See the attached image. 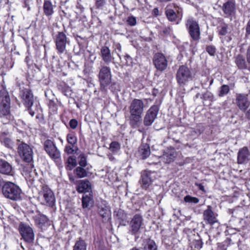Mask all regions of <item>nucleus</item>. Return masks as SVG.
Returning a JSON list of instances; mask_svg holds the SVG:
<instances>
[{"mask_svg":"<svg viewBox=\"0 0 250 250\" xmlns=\"http://www.w3.org/2000/svg\"><path fill=\"white\" fill-rule=\"evenodd\" d=\"M145 104L140 99H134L130 103L128 107L129 112V124L133 128L139 127L144 113Z\"/></svg>","mask_w":250,"mask_h":250,"instance_id":"obj_1","label":"nucleus"},{"mask_svg":"<svg viewBox=\"0 0 250 250\" xmlns=\"http://www.w3.org/2000/svg\"><path fill=\"white\" fill-rule=\"evenodd\" d=\"M13 119L10 112V100L7 92H0V121L3 124H8Z\"/></svg>","mask_w":250,"mask_h":250,"instance_id":"obj_2","label":"nucleus"},{"mask_svg":"<svg viewBox=\"0 0 250 250\" xmlns=\"http://www.w3.org/2000/svg\"><path fill=\"white\" fill-rule=\"evenodd\" d=\"M2 189L3 195L8 199L17 201L21 198V190L19 186L13 183L6 182Z\"/></svg>","mask_w":250,"mask_h":250,"instance_id":"obj_3","label":"nucleus"},{"mask_svg":"<svg viewBox=\"0 0 250 250\" xmlns=\"http://www.w3.org/2000/svg\"><path fill=\"white\" fill-rule=\"evenodd\" d=\"M39 194V199L42 204L50 207L55 205L56 201L55 195L47 186H42Z\"/></svg>","mask_w":250,"mask_h":250,"instance_id":"obj_4","label":"nucleus"},{"mask_svg":"<svg viewBox=\"0 0 250 250\" xmlns=\"http://www.w3.org/2000/svg\"><path fill=\"white\" fill-rule=\"evenodd\" d=\"M128 232L132 235L139 234L144 228V219L140 213L135 214L128 222Z\"/></svg>","mask_w":250,"mask_h":250,"instance_id":"obj_5","label":"nucleus"},{"mask_svg":"<svg viewBox=\"0 0 250 250\" xmlns=\"http://www.w3.org/2000/svg\"><path fill=\"white\" fill-rule=\"evenodd\" d=\"M193 79L191 70L186 65H181L178 68L176 73V80L180 86L187 84Z\"/></svg>","mask_w":250,"mask_h":250,"instance_id":"obj_6","label":"nucleus"},{"mask_svg":"<svg viewBox=\"0 0 250 250\" xmlns=\"http://www.w3.org/2000/svg\"><path fill=\"white\" fill-rule=\"evenodd\" d=\"M17 149L19 156L24 162L29 163L32 161L33 151L29 145L22 142L19 144Z\"/></svg>","mask_w":250,"mask_h":250,"instance_id":"obj_7","label":"nucleus"},{"mask_svg":"<svg viewBox=\"0 0 250 250\" xmlns=\"http://www.w3.org/2000/svg\"><path fill=\"white\" fill-rule=\"evenodd\" d=\"M188 33L194 41H198L200 39V30L197 21L192 18H189L186 23Z\"/></svg>","mask_w":250,"mask_h":250,"instance_id":"obj_8","label":"nucleus"},{"mask_svg":"<svg viewBox=\"0 0 250 250\" xmlns=\"http://www.w3.org/2000/svg\"><path fill=\"white\" fill-rule=\"evenodd\" d=\"M19 230L23 240L27 243H33L35 234L33 229L28 225L21 223L19 226Z\"/></svg>","mask_w":250,"mask_h":250,"instance_id":"obj_9","label":"nucleus"},{"mask_svg":"<svg viewBox=\"0 0 250 250\" xmlns=\"http://www.w3.org/2000/svg\"><path fill=\"white\" fill-rule=\"evenodd\" d=\"M111 73L110 69L106 66H102L99 73V78L101 86L105 87L111 83Z\"/></svg>","mask_w":250,"mask_h":250,"instance_id":"obj_10","label":"nucleus"},{"mask_svg":"<svg viewBox=\"0 0 250 250\" xmlns=\"http://www.w3.org/2000/svg\"><path fill=\"white\" fill-rule=\"evenodd\" d=\"M69 43V39L63 32H59L56 35L55 43L59 53H63L66 50V45Z\"/></svg>","mask_w":250,"mask_h":250,"instance_id":"obj_11","label":"nucleus"},{"mask_svg":"<svg viewBox=\"0 0 250 250\" xmlns=\"http://www.w3.org/2000/svg\"><path fill=\"white\" fill-rule=\"evenodd\" d=\"M156 173L150 171H144L142 173L141 178L140 180L141 187L146 190L152 184L155 179Z\"/></svg>","mask_w":250,"mask_h":250,"instance_id":"obj_12","label":"nucleus"},{"mask_svg":"<svg viewBox=\"0 0 250 250\" xmlns=\"http://www.w3.org/2000/svg\"><path fill=\"white\" fill-rule=\"evenodd\" d=\"M159 111V108L157 105H152L146 112L145 114L143 124L146 126H150L154 122L157 117Z\"/></svg>","mask_w":250,"mask_h":250,"instance_id":"obj_13","label":"nucleus"},{"mask_svg":"<svg viewBox=\"0 0 250 250\" xmlns=\"http://www.w3.org/2000/svg\"><path fill=\"white\" fill-rule=\"evenodd\" d=\"M153 62L156 69L160 71L165 70L167 66V60L166 56L161 53L154 54Z\"/></svg>","mask_w":250,"mask_h":250,"instance_id":"obj_14","label":"nucleus"},{"mask_svg":"<svg viewBox=\"0 0 250 250\" xmlns=\"http://www.w3.org/2000/svg\"><path fill=\"white\" fill-rule=\"evenodd\" d=\"M235 104L238 108L243 111H245L250 105L248 95L244 94H237Z\"/></svg>","mask_w":250,"mask_h":250,"instance_id":"obj_15","label":"nucleus"},{"mask_svg":"<svg viewBox=\"0 0 250 250\" xmlns=\"http://www.w3.org/2000/svg\"><path fill=\"white\" fill-rule=\"evenodd\" d=\"M20 97L24 104L29 109L31 108L34 103L33 95L29 89H24L21 91Z\"/></svg>","mask_w":250,"mask_h":250,"instance_id":"obj_16","label":"nucleus"},{"mask_svg":"<svg viewBox=\"0 0 250 250\" xmlns=\"http://www.w3.org/2000/svg\"><path fill=\"white\" fill-rule=\"evenodd\" d=\"M217 214L211 209V207L208 206V208L203 212V219L206 224L211 225L217 222Z\"/></svg>","mask_w":250,"mask_h":250,"instance_id":"obj_17","label":"nucleus"},{"mask_svg":"<svg viewBox=\"0 0 250 250\" xmlns=\"http://www.w3.org/2000/svg\"><path fill=\"white\" fill-rule=\"evenodd\" d=\"M176 156L175 150L173 147L167 148L161 157L162 160L165 163L170 164L174 160Z\"/></svg>","mask_w":250,"mask_h":250,"instance_id":"obj_18","label":"nucleus"},{"mask_svg":"<svg viewBox=\"0 0 250 250\" xmlns=\"http://www.w3.org/2000/svg\"><path fill=\"white\" fill-rule=\"evenodd\" d=\"M250 160V151L247 147L240 149L237 155L238 163L243 164L247 163Z\"/></svg>","mask_w":250,"mask_h":250,"instance_id":"obj_19","label":"nucleus"},{"mask_svg":"<svg viewBox=\"0 0 250 250\" xmlns=\"http://www.w3.org/2000/svg\"><path fill=\"white\" fill-rule=\"evenodd\" d=\"M100 55L102 60L107 64L114 62V58L112 56L110 50L105 46H102L100 50Z\"/></svg>","mask_w":250,"mask_h":250,"instance_id":"obj_20","label":"nucleus"},{"mask_svg":"<svg viewBox=\"0 0 250 250\" xmlns=\"http://www.w3.org/2000/svg\"><path fill=\"white\" fill-rule=\"evenodd\" d=\"M77 190L79 193L90 192L91 191V185L87 180H81L78 182Z\"/></svg>","mask_w":250,"mask_h":250,"instance_id":"obj_21","label":"nucleus"},{"mask_svg":"<svg viewBox=\"0 0 250 250\" xmlns=\"http://www.w3.org/2000/svg\"><path fill=\"white\" fill-rule=\"evenodd\" d=\"M12 167L7 161L0 159V173L6 175H12Z\"/></svg>","mask_w":250,"mask_h":250,"instance_id":"obj_22","label":"nucleus"},{"mask_svg":"<svg viewBox=\"0 0 250 250\" xmlns=\"http://www.w3.org/2000/svg\"><path fill=\"white\" fill-rule=\"evenodd\" d=\"M99 214L102 217L103 221L106 222L109 221L111 217L110 211L107 206L100 207Z\"/></svg>","mask_w":250,"mask_h":250,"instance_id":"obj_23","label":"nucleus"},{"mask_svg":"<svg viewBox=\"0 0 250 250\" xmlns=\"http://www.w3.org/2000/svg\"><path fill=\"white\" fill-rule=\"evenodd\" d=\"M139 153L143 159L147 158L150 154V147L147 144L141 145L139 150Z\"/></svg>","mask_w":250,"mask_h":250,"instance_id":"obj_24","label":"nucleus"},{"mask_svg":"<svg viewBox=\"0 0 250 250\" xmlns=\"http://www.w3.org/2000/svg\"><path fill=\"white\" fill-rule=\"evenodd\" d=\"M93 200L90 193L89 195H85L82 198V205L83 208L89 209L93 205Z\"/></svg>","mask_w":250,"mask_h":250,"instance_id":"obj_25","label":"nucleus"},{"mask_svg":"<svg viewBox=\"0 0 250 250\" xmlns=\"http://www.w3.org/2000/svg\"><path fill=\"white\" fill-rule=\"evenodd\" d=\"M34 166L30 163L23 165L22 174L27 178L29 176H31L32 173H34Z\"/></svg>","mask_w":250,"mask_h":250,"instance_id":"obj_26","label":"nucleus"},{"mask_svg":"<svg viewBox=\"0 0 250 250\" xmlns=\"http://www.w3.org/2000/svg\"><path fill=\"white\" fill-rule=\"evenodd\" d=\"M144 250H157V246L155 242L150 239H145L143 243Z\"/></svg>","mask_w":250,"mask_h":250,"instance_id":"obj_27","label":"nucleus"},{"mask_svg":"<svg viewBox=\"0 0 250 250\" xmlns=\"http://www.w3.org/2000/svg\"><path fill=\"white\" fill-rule=\"evenodd\" d=\"M43 13L47 16H51L54 13L53 5L51 1L44 0L43 5Z\"/></svg>","mask_w":250,"mask_h":250,"instance_id":"obj_28","label":"nucleus"},{"mask_svg":"<svg viewBox=\"0 0 250 250\" xmlns=\"http://www.w3.org/2000/svg\"><path fill=\"white\" fill-rule=\"evenodd\" d=\"M235 62L239 69H247V65L246 61L242 55H238L237 56H236Z\"/></svg>","mask_w":250,"mask_h":250,"instance_id":"obj_29","label":"nucleus"},{"mask_svg":"<svg viewBox=\"0 0 250 250\" xmlns=\"http://www.w3.org/2000/svg\"><path fill=\"white\" fill-rule=\"evenodd\" d=\"M33 219L36 224L38 225L39 227H42L48 221V218L45 215L41 214H38L34 216L33 217Z\"/></svg>","mask_w":250,"mask_h":250,"instance_id":"obj_30","label":"nucleus"},{"mask_svg":"<svg viewBox=\"0 0 250 250\" xmlns=\"http://www.w3.org/2000/svg\"><path fill=\"white\" fill-rule=\"evenodd\" d=\"M223 10L226 14L230 15L234 10V3L231 1H228L225 3L223 6Z\"/></svg>","mask_w":250,"mask_h":250,"instance_id":"obj_31","label":"nucleus"},{"mask_svg":"<svg viewBox=\"0 0 250 250\" xmlns=\"http://www.w3.org/2000/svg\"><path fill=\"white\" fill-rule=\"evenodd\" d=\"M84 167H78L74 170V173L79 178H82L87 176L88 172Z\"/></svg>","mask_w":250,"mask_h":250,"instance_id":"obj_32","label":"nucleus"},{"mask_svg":"<svg viewBox=\"0 0 250 250\" xmlns=\"http://www.w3.org/2000/svg\"><path fill=\"white\" fill-rule=\"evenodd\" d=\"M217 29L219 34L221 36H225L230 32L228 25L224 22L221 23Z\"/></svg>","mask_w":250,"mask_h":250,"instance_id":"obj_33","label":"nucleus"},{"mask_svg":"<svg viewBox=\"0 0 250 250\" xmlns=\"http://www.w3.org/2000/svg\"><path fill=\"white\" fill-rule=\"evenodd\" d=\"M166 14L168 20L171 21H175L178 17L181 16L179 13H178V16H177L175 12L170 8L166 9Z\"/></svg>","mask_w":250,"mask_h":250,"instance_id":"obj_34","label":"nucleus"},{"mask_svg":"<svg viewBox=\"0 0 250 250\" xmlns=\"http://www.w3.org/2000/svg\"><path fill=\"white\" fill-rule=\"evenodd\" d=\"M73 250H86V245L85 242L80 239L74 246Z\"/></svg>","mask_w":250,"mask_h":250,"instance_id":"obj_35","label":"nucleus"},{"mask_svg":"<svg viewBox=\"0 0 250 250\" xmlns=\"http://www.w3.org/2000/svg\"><path fill=\"white\" fill-rule=\"evenodd\" d=\"M77 165L76 159L72 156L68 158L66 162V168L67 170H71Z\"/></svg>","mask_w":250,"mask_h":250,"instance_id":"obj_36","label":"nucleus"},{"mask_svg":"<svg viewBox=\"0 0 250 250\" xmlns=\"http://www.w3.org/2000/svg\"><path fill=\"white\" fill-rule=\"evenodd\" d=\"M43 146L45 151L48 153L52 150L53 148H54L56 145L51 140L47 139L44 141Z\"/></svg>","mask_w":250,"mask_h":250,"instance_id":"obj_37","label":"nucleus"},{"mask_svg":"<svg viewBox=\"0 0 250 250\" xmlns=\"http://www.w3.org/2000/svg\"><path fill=\"white\" fill-rule=\"evenodd\" d=\"M189 245L191 249H199L202 247L203 242L200 239L189 240Z\"/></svg>","mask_w":250,"mask_h":250,"instance_id":"obj_38","label":"nucleus"},{"mask_svg":"<svg viewBox=\"0 0 250 250\" xmlns=\"http://www.w3.org/2000/svg\"><path fill=\"white\" fill-rule=\"evenodd\" d=\"M229 86L227 84L222 85L219 89L218 96L222 97L226 95L229 91Z\"/></svg>","mask_w":250,"mask_h":250,"instance_id":"obj_39","label":"nucleus"},{"mask_svg":"<svg viewBox=\"0 0 250 250\" xmlns=\"http://www.w3.org/2000/svg\"><path fill=\"white\" fill-rule=\"evenodd\" d=\"M49 156L54 159H59L61 157V153L56 146L47 153Z\"/></svg>","mask_w":250,"mask_h":250,"instance_id":"obj_40","label":"nucleus"},{"mask_svg":"<svg viewBox=\"0 0 250 250\" xmlns=\"http://www.w3.org/2000/svg\"><path fill=\"white\" fill-rule=\"evenodd\" d=\"M66 139L68 143L70 145L74 146V145L76 144L77 142V139L73 133H70L67 135Z\"/></svg>","mask_w":250,"mask_h":250,"instance_id":"obj_41","label":"nucleus"},{"mask_svg":"<svg viewBox=\"0 0 250 250\" xmlns=\"http://www.w3.org/2000/svg\"><path fill=\"white\" fill-rule=\"evenodd\" d=\"M120 149V145L117 142H112L110 145L109 149L114 153H117Z\"/></svg>","mask_w":250,"mask_h":250,"instance_id":"obj_42","label":"nucleus"},{"mask_svg":"<svg viewBox=\"0 0 250 250\" xmlns=\"http://www.w3.org/2000/svg\"><path fill=\"white\" fill-rule=\"evenodd\" d=\"M113 51H114L119 57L120 60H122L121 56L120 53L122 52V46L119 42H115L113 45Z\"/></svg>","mask_w":250,"mask_h":250,"instance_id":"obj_43","label":"nucleus"},{"mask_svg":"<svg viewBox=\"0 0 250 250\" xmlns=\"http://www.w3.org/2000/svg\"><path fill=\"white\" fill-rule=\"evenodd\" d=\"M201 98L205 101L208 100L209 101H213L214 100V96L211 92L208 91L202 94Z\"/></svg>","mask_w":250,"mask_h":250,"instance_id":"obj_44","label":"nucleus"},{"mask_svg":"<svg viewBox=\"0 0 250 250\" xmlns=\"http://www.w3.org/2000/svg\"><path fill=\"white\" fill-rule=\"evenodd\" d=\"M184 201L186 203L197 204L199 200L198 198L194 197H192L190 195H187L184 197Z\"/></svg>","mask_w":250,"mask_h":250,"instance_id":"obj_45","label":"nucleus"},{"mask_svg":"<svg viewBox=\"0 0 250 250\" xmlns=\"http://www.w3.org/2000/svg\"><path fill=\"white\" fill-rule=\"evenodd\" d=\"M80 160L79 164L80 167H85L87 165L86 157L84 154H81L79 156Z\"/></svg>","mask_w":250,"mask_h":250,"instance_id":"obj_46","label":"nucleus"},{"mask_svg":"<svg viewBox=\"0 0 250 250\" xmlns=\"http://www.w3.org/2000/svg\"><path fill=\"white\" fill-rule=\"evenodd\" d=\"M1 142L7 148H12L13 147V143L9 138H4Z\"/></svg>","mask_w":250,"mask_h":250,"instance_id":"obj_47","label":"nucleus"},{"mask_svg":"<svg viewBox=\"0 0 250 250\" xmlns=\"http://www.w3.org/2000/svg\"><path fill=\"white\" fill-rule=\"evenodd\" d=\"M96 8L103 9L105 4V0H94Z\"/></svg>","mask_w":250,"mask_h":250,"instance_id":"obj_48","label":"nucleus"},{"mask_svg":"<svg viewBox=\"0 0 250 250\" xmlns=\"http://www.w3.org/2000/svg\"><path fill=\"white\" fill-rule=\"evenodd\" d=\"M207 52L211 56H214L216 52V48L213 45H208L206 47Z\"/></svg>","mask_w":250,"mask_h":250,"instance_id":"obj_49","label":"nucleus"},{"mask_svg":"<svg viewBox=\"0 0 250 250\" xmlns=\"http://www.w3.org/2000/svg\"><path fill=\"white\" fill-rule=\"evenodd\" d=\"M124 59L125 60V62L121 60V62H122L125 65H129L130 63L132 62V59L130 57V56L126 54L124 56Z\"/></svg>","mask_w":250,"mask_h":250,"instance_id":"obj_50","label":"nucleus"},{"mask_svg":"<svg viewBox=\"0 0 250 250\" xmlns=\"http://www.w3.org/2000/svg\"><path fill=\"white\" fill-rule=\"evenodd\" d=\"M127 22L130 26H134L136 24V19L134 17L130 16L127 20Z\"/></svg>","mask_w":250,"mask_h":250,"instance_id":"obj_51","label":"nucleus"},{"mask_svg":"<svg viewBox=\"0 0 250 250\" xmlns=\"http://www.w3.org/2000/svg\"><path fill=\"white\" fill-rule=\"evenodd\" d=\"M73 146L71 145L66 146L64 148L65 152L67 154H72L74 151Z\"/></svg>","mask_w":250,"mask_h":250,"instance_id":"obj_52","label":"nucleus"},{"mask_svg":"<svg viewBox=\"0 0 250 250\" xmlns=\"http://www.w3.org/2000/svg\"><path fill=\"white\" fill-rule=\"evenodd\" d=\"M78 125V122L75 119H71L69 122V125L72 129H75Z\"/></svg>","mask_w":250,"mask_h":250,"instance_id":"obj_53","label":"nucleus"},{"mask_svg":"<svg viewBox=\"0 0 250 250\" xmlns=\"http://www.w3.org/2000/svg\"><path fill=\"white\" fill-rule=\"evenodd\" d=\"M29 2H30L29 0H24V4H23V7L24 8H26L27 11L30 10Z\"/></svg>","mask_w":250,"mask_h":250,"instance_id":"obj_54","label":"nucleus"},{"mask_svg":"<svg viewBox=\"0 0 250 250\" xmlns=\"http://www.w3.org/2000/svg\"><path fill=\"white\" fill-rule=\"evenodd\" d=\"M247 60L248 62L250 63V45L248 47L247 51Z\"/></svg>","mask_w":250,"mask_h":250,"instance_id":"obj_55","label":"nucleus"},{"mask_svg":"<svg viewBox=\"0 0 250 250\" xmlns=\"http://www.w3.org/2000/svg\"><path fill=\"white\" fill-rule=\"evenodd\" d=\"M231 239L230 238H227L226 240L224 242V246H228L231 243ZM232 243H233V242H232Z\"/></svg>","mask_w":250,"mask_h":250,"instance_id":"obj_56","label":"nucleus"},{"mask_svg":"<svg viewBox=\"0 0 250 250\" xmlns=\"http://www.w3.org/2000/svg\"><path fill=\"white\" fill-rule=\"evenodd\" d=\"M246 32L248 34H250V20L247 23L246 27Z\"/></svg>","mask_w":250,"mask_h":250,"instance_id":"obj_57","label":"nucleus"},{"mask_svg":"<svg viewBox=\"0 0 250 250\" xmlns=\"http://www.w3.org/2000/svg\"><path fill=\"white\" fill-rule=\"evenodd\" d=\"M199 189L203 191H205L204 186L202 184H196Z\"/></svg>","mask_w":250,"mask_h":250,"instance_id":"obj_58","label":"nucleus"},{"mask_svg":"<svg viewBox=\"0 0 250 250\" xmlns=\"http://www.w3.org/2000/svg\"><path fill=\"white\" fill-rule=\"evenodd\" d=\"M245 115L248 119L250 120V109L246 112Z\"/></svg>","mask_w":250,"mask_h":250,"instance_id":"obj_59","label":"nucleus"},{"mask_svg":"<svg viewBox=\"0 0 250 250\" xmlns=\"http://www.w3.org/2000/svg\"><path fill=\"white\" fill-rule=\"evenodd\" d=\"M69 180L71 182H74L75 181V178L73 176H72V175H70L69 174Z\"/></svg>","mask_w":250,"mask_h":250,"instance_id":"obj_60","label":"nucleus"},{"mask_svg":"<svg viewBox=\"0 0 250 250\" xmlns=\"http://www.w3.org/2000/svg\"><path fill=\"white\" fill-rule=\"evenodd\" d=\"M170 28H167L164 31V32L166 34H169L170 33Z\"/></svg>","mask_w":250,"mask_h":250,"instance_id":"obj_61","label":"nucleus"},{"mask_svg":"<svg viewBox=\"0 0 250 250\" xmlns=\"http://www.w3.org/2000/svg\"><path fill=\"white\" fill-rule=\"evenodd\" d=\"M199 96H200V93H197L196 95H195V97H194L195 99L198 98Z\"/></svg>","mask_w":250,"mask_h":250,"instance_id":"obj_62","label":"nucleus"},{"mask_svg":"<svg viewBox=\"0 0 250 250\" xmlns=\"http://www.w3.org/2000/svg\"><path fill=\"white\" fill-rule=\"evenodd\" d=\"M29 113H30V114H31V115L32 116H33L34 115V114H35L34 112H33V111H30Z\"/></svg>","mask_w":250,"mask_h":250,"instance_id":"obj_63","label":"nucleus"},{"mask_svg":"<svg viewBox=\"0 0 250 250\" xmlns=\"http://www.w3.org/2000/svg\"><path fill=\"white\" fill-rule=\"evenodd\" d=\"M154 11L155 13H157V12H158V10L157 8H155L154 9Z\"/></svg>","mask_w":250,"mask_h":250,"instance_id":"obj_64","label":"nucleus"}]
</instances>
